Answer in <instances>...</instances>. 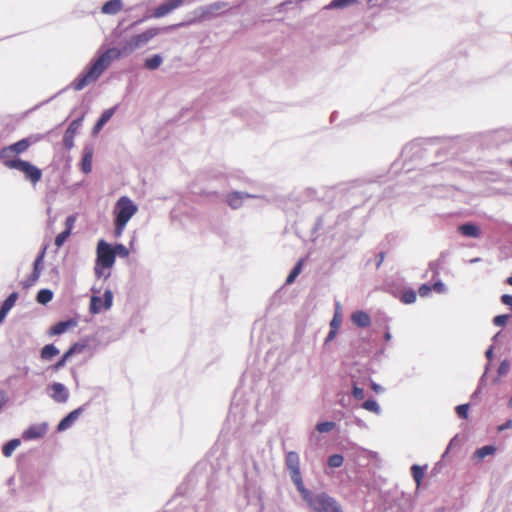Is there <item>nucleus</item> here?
<instances>
[{"label":"nucleus","mask_w":512,"mask_h":512,"mask_svg":"<svg viewBox=\"0 0 512 512\" xmlns=\"http://www.w3.org/2000/svg\"><path fill=\"white\" fill-rule=\"evenodd\" d=\"M337 332L338 331H336V330H331L330 329V331H329V333H328V335H327V337L325 339V343H328V342L332 341L336 337Z\"/></svg>","instance_id":"53"},{"label":"nucleus","mask_w":512,"mask_h":512,"mask_svg":"<svg viewBox=\"0 0 512 512\" xmlns=\"http://www.w3.org/2000/svg\"><path fill=\"white\" fill-rule=\"evenodd\" d=\"M206 20H210L218 16L223 10L228 8V3L223 1H216L211 4L203 6Z\"/></svg>","instance_id":"14"},{"label":"nucleus","mask_w":512,"mask_h":512,"mask_svg":"<svg viewBox=\"0 0 512 512\" xmlns=\"http://www.w3.org/2000/svg\"><path fill=\"white\" fill-rule=\"evenodd\" d=\"M391 333L389 332V330H386V332L384 333V338L386 341H389L391 339Z\"/></svg>","instance_id":"58"},{"label":"nucleus","mask_w":512,"mask_h":512,"mask_svg":"<svg viewBox=\"0 0 512 512\" xmlns=\"http://www.w3.org/2000/svg\"><path fill=\"white\" fill-rule=\"evenodd\" d=\"M254 196L243 192H231L227 195V204L232 209H238L242 206L244 199L253 198Z\"/></svg>","instance_id":"16"},{"label":"nucleus","mask_w":512,"mask_h":512,"mask_svg":"<svg viewBox=\"0 0 512 512\" xmlns=\"http://www.w3.org/2000/svg\"><path fill=\"white\" fill-rule=\"evenodd\" d=\"M507 283H508L509 285H512V276H510V277H508V278H507Z\"/></svg>","instance_id":"60"},{"label":"nucleus","mask_w":512,"mask_h":512,"mask_svg":"<svg viewBox=\"0 0 512 512\" xmlns=\"http://www.w3.org/2000/svg\"><path fill=\"white\" fill-rule=\"evenodd\" d=\"M49 395L56 401V402H66L69 393L65 386H51V390L49 391Z\"/></svg>","instance_id":"20"},{"label":"nucleus","mask_w":512,"mask_h":512,"mask_svg":"<svg viewBox=\"0 0 512 512\" xmlns=\"http://www.w3.org/2000/svg\"><path fill=\"white\" fill-rule=\"evenodd\" d=\"M339 309H340V303L336 302V313H335L333 319L330 322V329L331 330L338 331V329H339V327L341 325L342 319H341L340 315L338 314V310Z\"/></svg>","instance_id":"35"},{"label":"nucleus","mask_w":512,"mask_h":512,"mask_svg":"<svg viewBox=\"0 0 512 512\" xmlns=\"http://www.w3.org/2000/svg\"><path fill=\"white\" fill-rule=\"evenodd\" d=\"M479 261H480V258H474V259H472L470 262H471V263H476V262H479Z\"/></svg>","instance_id":"61"},{"label":"nucleus","mask_w":512,"mask_h":512,"mask_svg":"<svg viewBox=\"0 0 512 512\" xmlns=\"http://www.w3.org/2000/svg\"><path fill=\"white\" fill-rule=\"evenodd\" d=\"M121 7H122L121 0H110L103 5L102 12L105 14L114 15L121 10Z\"/></svg>","instance_id":"24"},{"label":"nucleus","mask_w":512,"mask_h":512,"mask_svg":"<svg viewBox=\"0 0 512 512\" xmlns=\"http://www.w3.org/2000/svg\"><path fill=\"white\" fill-rule=\"evenodd\" d=\"M82 120H83V116L73 120L69 124V126L64 134V137H63V144H64L65 148L71 149L74 146V137H75L77 130L81 126Z\"/></svg>","instance_id":"11"},{"label":"nucleus","mask_w":512,"mask_h":512,"mask_svg":"<svg viewBox=\"0 0 512 512\" xmlns=\"http://www.w3.org/2000/svg\"><path fill=\"white\" fill-rule=\"evenodd\" d=\"M300 495L313 512H344L341 505L324 492L313 494L306 488Z\"/></svg>","instance_id":"2"},{"label":"nucleus","mask_w":512,"mask_h":512,"mask_svg":"<svg viewBox=\"0 0 512 512\" xmlns=\"http://www.w3.org/2000/svg\"><path fill=\"white\" fill-rule=\"evenodd\" d=\"M78 324L76 319L70 318L65 321H60L52 326L49 330V335H61L71 328L76 327Z\"/></svg>","instance_id":"15"},{"label":"nucleus","mask_w":512,"mask_h":512,"mask_svg":"<svg viewBox=\"0 0 512 512\" xmlns=\"http://www.w3.org/2000/svg\"><path fill=\"white\" fill-rule=\"evenodd\" d=\"M53 298V292L49 289H41L36 296V300L40 304H47Z\"/></svg>","instance_id":"30"},{"label":"nucleus","mask_w":512,"mask_h":512,"mask_svg":"<svg viewBox=\"0 0 512 512\" xmlns=\"http://www.w3.org/2000/svg\"><path fill=\"white\" fill-rule=\"evenodd\" d=\"M203 12H204L203 6H200V7L196 8L191 13V15L193 16L191 19H189V20H187L185 22L179 23V24L175 25L174 27L188 26V25H191V24H194V23H199V22H202V21L206 20L205 14L202 15ZM172 27L173 26H171L170 28H172Z\"/></svg>","instance_id":"21"},{"label":"nucleus","mask_w":512,"mask_h":512,"mask_svg":"<svg viewBox=\"0 0 512 512\" xmlns=\"http://www.w3.org/2000/svg\"><path fill=\"white\" fill-rule=\"evenodd\" d=\"M92 156L93 151L92 149L85 148L84 155L81 162V168L84 173H89L92 170Z\"/></svg>","instance_id":"25"},{"label":"nucleus","mask_w":512,"mask_h":512,"mask_svg":"<svg viewBox=\"0 0 512 512\" xmlns=\"http://www.w3.org/2000/svg\"><path fill=\"white\" fill-rule=\"evenodd\" d=\"M3 164L9 169H16L21 171L24 174L25 179L30 181L33 185L37 184L42 178L41 169L20 158L4 161Z\"/></svg>","instance_id":"3"},{"label":"nucleus","mask_w":512,"mask_h":512,"mask_svg":"<svg viewBox=\"0 0 512 512\" xmlns=\"http://www.w3.org/2000/svg\"><path fill=\"white\" fill-rule=\"evenodd\" d=\"M351 321L354 325L365 328L371 324V318L365 311L359 310L355 311L351 315Z\"/></svg>","instance_id":"18"},{"label":"nucleus","mask_w":512,"mask_h":512,"mask_svg":"<svg viewBox=\"0 0 512 512\" xmlns=\"http://www.w3.org/2000/svg\"><path fill=\"white\" fill-rule=\"evenodd\" d=\"M113 251L115 252V256L118 255L121 258H126L129 256V250L126 246L123 244H116L113 247Z\"/></svg>","instance_id":"40"},{"label":"nucleus","mask_w":512,"mask_h":512,"mask_svg":"<svg viewBox=\"0 0 512 512\" xmlns=\"http://www.w3.org/2000/svg\"><path fill=\"white\" fill-rule=\"evenodd\" d=\"M358 0H332L326 9H342L355 4Z\"/></svg>","instance_id":"28"},{"label":"nucleus","mask_w":512,"mask_h":512,"mask_svg":"<svg viewBox=\"0 0 512 512\" xmlns=\"http://www.w3.org/2000/svg\"><path fill=\"white\" fill-rule=\"evenodd\" d=\"M138 208L127 196L120 197L115 204V220L128 223Z\"/></svg>","instance_id":"6"},{"label":"nucleus","mask_w":512,"mask_h":512,"mask_svg":"<svg viewBox=\"0 0 512 512\" xmlns=\"http://www.w3.org/2000/svg\"><path fill=\"white\" fill-rule=\"evenodd\" d=\"M511 427H512V420H508V421H506L504 424L500 425V426L498 427V430H499V431H503V430L508 429V428H511Z\"/></svg>","instance_id":"54"},{"label":"nucleus","mask_w":512,"mask_h":512,"mask_svg":"<svg viewBox=\"0 0 512 512\" xmlns=\"http://www.w3.org/2000/svg\"><path fill=\"white\" fill-rule=\"evenodd\" d=\"M83 349V346L81 345H78V344H74L73 346H71L64 354L63 356L61 357V359L56 363L55 367L57 369L63 367L65 365V363L67 362V360L73 355L75 354L76 352H80L81 350Z\"/></svg>","instance_id":"23"},{"label":"nucleus","mask_w":512,"mask_h":512,"mask_svg":"<svg viewBox=\"0 0 512 512\" xmlns=\"http://www.w3.org/2000/svg\"><path fill=\"white\" fill-rule=\"evenodd\" d=\"M344 463V457L340 454H333L328 458V465L332 468L341 467Z\"/></svg>","instance_id":"34"},{"label":"nucleus","mask_w":512,"mask_h":512,"mask_svg":"<svg viewBox=\"0 0 512 512\" xmlns=\"http://www.w3.org/2000/svg\"><path fill=\"white\" fill-rule=\"evenodd\" d=\"M335 427L334 422H321L316 425V430L320 433H327L333 430Z\"/></svg>","instance_id":"41"},{"label":"nucleus","mask_w":512,"mask_h":512,"mask_svg":"<svg viewBox=\"0 0 512 512\" xmlns=\"http://www.w3.org/2000/svg\"><path fill=\"white\" fill-rule=\"evenodd\" d=\"M114 223H115V236L120 237L122 235L127 223L118 221V220H115Z\"/></svg>","instance_id":"45"},{"label":"nucleus","mask_w":512,"mask_h":512,"mask_svg":"<svg viewBox=\"0 0 512 512\" xmlns=\"http://www.w3.org/2000/svg\"><path fill=\"white\" fill-rule=\"evenodd\" d=\"M105 268L102 267V265H98V263L96 262V265H95V268H94V272H95V275L96 277L98 278H101V277H104V278H107L109 277V273L108 274H104V270Z\"/></svg>","instance_id":"48"},{"label":"nucleus","mask_w":512,"mask_h":512,"mask_svg":"<svg viewBox=\"0 0 512 512\" xmlns=\"http://www.w3.org/2000/svg\"><path fill=\"white\" fill-rule=\"evenodd\" d=\"M184 4V0H167L154 9L150 17L162 18Z\"/></svg>","instance_id":"8"},{"label":"nucleus","mask_w":512,"mask_h":512,"mask_svg":"<svg viewBox=\"0 0 512 512\" xmlns=\"http://www.w3.org/2000/svg\"><path fill=\"white\" fill-rule=\"evenodd\" d=\"M116 111V107H112L109 109H106L100 116V118L97 120L96 124L93 127V134H98L103 126L111 119V117L114 115Z\"/></svg>","instance_id":"19"},{"label":"nucleus","mask_w":512,"mask_h":512,"mask_svg":"<svg viewBox=\"0 0 512 512\" xmlns=\"http://www.w3.org/2000/svg\"><path fill=\"white\" fill-rule=\"evenodd\" d=\"M18 298V293L12 292L2 303V307L6 310L10 311L12 307L15 305V302Z\"/></svg>","instance_id":"38"},{"label":"nucleus","mask_w":512,"mask_h":512,"mask_svg":"<svg viewBox=\"0 0 512 512\" xmlns=\"http://www.w3.org/2000/svg\"><path fill=\"white\" fill-rule=\"evenodd\" d=\"M103 307L102 298L99 296H92L90 300V312L98 314Z\"/></svg>","instance_id":"31"},{"label":"nucleus","mask_w":512,"mask_h":512,"mask_svg":"<svg viewBox=\"0 0 512 512\" xmlns=\"http://www.w3.org/2000/svg\"><path fill=\"white\" fill-rule=\"evenodd\" d=\"M501 302L505 305L512 306V295L504 294L501 296Z\"/></svg>","instance_id":"52"},{"label":"nucleus","mask_w":512,"mask_h":512,"mask_svg":"<svg viewBox=\"0 0 512 512\" xmlns=\"http://www.w3.org/2000/svg\"><path fill=\"white\" fill-rule=\"evenodd\" d=\"M495 451L496 448L494 446L487 445L479 448L475 454L479 459H483L487 455L493 454Z\"/></svg>","instance_id":"37"},{"label":"nucleus","mask_w":512,"mask_h":512,"mask_svg":"<svg viewBox=\"0 0 512 512\" xmlns=\"http://www.w3.org/2000/svg\"><path fill=\"white\" fill-rule=\"evenodd\" d=\"M83 407H79L71 411L66 417H64L58 424L57 430L64 431L72 426V424L79 418L83 412Z\"/></svg>","instance_id":"17"},{"label":"nucleus","mask_w":512,"mask_h":512,"mask_svg":"<svg viewBox=\"0 0 512 512\" xmlns=\"http://www.w3.org/2000/svg\"><path fill=\"white\" fill-rule=\"evenodd\" d=\"M137 49L139 47L133 37H131L122 44L119 50L114 48L106 50L97 59L92 61L86 70L71 83L72 88L76 91L84 89L102 75L114 57L128 56Z\"/></svg>","instance_id":"1"},{"label":"nucleus","mask_w":512,"mask_h":512,"mask_svg":"<svg viewBox=\"0 0 512 512\" xmlns=\"http://www.w3.org/2000/svg\"><path fill=\"white\" fill-rule=\"evenodd\" d=\"M353 395L357 400H362L365 397L364 390L359 386H354Z\"/></svg>","instance_id":"49"},{"label":"nucleus","mask_w":512,"mask_h":512,"mask_svg":"<svg viewBox=\"0 0 512 512\" xmlns=\"http://www.w3.org/2000/svg\"><path fill=\"white\" fill-rule=\"evenodd\" d=\"M45 256V249L36 257L31 275L23 282L24 288L33 286L39 279L42 272V263Z\"/></svg>","instance_id":"10"},{"label":"nucleus","mask_w":512,"mask_h":512,"mask_svg":"<svg viewBox=\"0 0 512 512\" xmlns=\"http://www.w3.org/2000/svg\"><path fill=\"white\" fill-rule=\"evenodd\" d=\"M96 262L104 268H111L115 263V252L113 247L104 240H100L97 244Z\"/></svg>","instance_id":"7"},{"label":"nucleus","mask_w":512,"mask_h":512,"mask_svg":"<svg viewBox=\"0 0 512 512\" xmlns=\"http://www.w3.org/2000/svg\"><path fill=\"white\" fill-rule=\"evenodd\" d=\"M417 295L414 290L409 289L403 292L401 296V301L405 304H412L416 301Z\"/></svg>","instance_id":"36"},{"label":"nucleus","mask_w":512,"mask_h":512,"mask_svg":"<svg viewBox=\"0 0 512 512\" xmlns=\"http://www.w3.org/2000/svg\"><path fill=\"white\" fill-rule=\"evenodd\" d=\"M167 28H149L143 33H140L138 35L132 36L135 42L137 43V46L139 48L146 45L150 40H152L154 37H156L160 32L166 30Z\"/></svg>","instance_id":"13"},{"label":"nucleus","mask_w":512,"mask_h":512,"mask_svg":"<svg viewBox=\"0 0 512 512\" xmlns=\"http://www.w3.org/2000/svg\"><path fill=\"white\" fill-rule=\"evenodd\" d=\"M468 409H469V404L458 405L456 407V413L460 418L466 419L468 417Z\"/></svg>","instance_id":"44"},{"label":"nucleus","mask_w":512,"mask_h":512,"mask_svg":"<svg viewBox=\"0 0 512 512\" xmlns=\"http://www.w3.org/2000/svg\"><path fill=\"white\" fill-rule=\"evenodd\" d=\"M372 388L374 389V391L376 393H379L383 390V387L382 386H378V385H375V386H372Z\"/></svg>","instance_id":"59"},{"label":"nucleus","mask_w":512,"mask_h":512,"mask_svg":"<svg viewBox=\"0 0 512 512\" xmlns=\"http://www.w3.org/2000/svg\"><path fill=\"white\" fill-rule=\"evenodd\" d=\"M8 313H9L8 310L3 308L2 306L0 307V323H2L4 321V319L6 318Z\"/></svg>","instance_id":"55"},{"label":"nucleus","mask_w":512,"mask_h":512,"mask_svg":"<svg viewBox=\"0 0 512 512\" xmlns=\"http://www.w3.org/2000/svg\"><path fill=\"white\" fill-rule=\"evenodd\" d=\"M509 406H511V407H512V397H511V398H510V400H509Z\"/></svg>","instance_id":"62"},{"label":"nucleus","mask_w":512,"mask_h":512,"mask_svg":"<svg viewBox=\"0 0 512 512\" xmlns=\"http://www.w3.org/2000/svg\"><path fill=\"white\" fill-rule=\"evenodd\" d=\"M69 235H70V229H66V230L62 231L61 233H59L55 238V245L57 247H61Z\"/></svg>","instance_id":"43"},{"label":"nucleus","mask_w":512,"mask_h":512,"mask_svg":"<svg viewBox=\"0 0 512 512\" xmlns=\"http://www.w3.org/2000/svg\"><path fill=\"white\" fill-rule=\"evenodd\" d=\"M432 287L428 284H423L419 287L418 293L421 297H427L431 292Z\"/></svg>","instance_id":"47"},{"label":"nucleus","mask_w":512,"mask_h":512,"mask_svg":"<svg viewBox=\"0 0 512 512\" xmlns=\"http://www.w3.org/2000/svg\"><path fill=\"white\" fill-rule=\"evenodd\" d=\"M46 432H47V425L46 424H44V423H42V424H34V425L29 426L22 433V438L24 440H26V441L40 439V438L44 437Z\"/></svg>","instance_id":"12"},{"label":"nucleus","mask_w":512,"mask_h":512,"mask_svg":"<svg viewBox=\"0 0 512 512\" xmlns=\"http://www.w3.org/2000/svg\"><path fill=\"white\" fill-rule=\"evenodd\" d=\"M38 141V137H27L23 138L11 145H8L0 150V158L4 161L14 160L17 155L22 154L28 150V148L35 142Z\"/></svg>","instance_id":"4"},{"label":"nucleus","mask_w":512,"mask_h":512,"mask_svg":"<svg viewBox=\"0 0 512 512\" xmlns=\"http://www.w3.org/2000/svg\"><path fill=\"white\" fill-rule=\"evenodd\" d=\"M163 62V58L159 54H155L145 60V67L149 70L157 69Z\"/></svg>","instance_id":"29"},{"label":"nucleus","mask_w":512,"mask_h":512,"mask_svg":"<svg viewBox=\"0 0 512 512\" xmlns=\"http://www.w3.org/2000/svg\"><path fill=\"white\" fill-rule=\"evenodd\" d=\"M302 270V260L298 261L297 264L294 266V268L291 270L289 275L286 278V284L290 285L292 284L296 277L301 273Z\"/></svg>","instance_id":"33"},{"label":"nucleus","mask_w":512,"mask_h":512,"mask_svg":"<svg viewBox=\"0 0 512 512\" xmlns=\"http://www.w3.org/2000/svg\"><path fill=\"white\" fill-rule=\"evenodd\" d=\"M411 473L417 487H419L424 478V469L421 466L413 465L411 468Z\"/></svg>","instance_id":"32"},{"label":"nucleus","mask_w":512,"mask_h":512,"mask_svg":"<svg viewBox=\"0 0 512 512\" xmlns=\"http://www.w3.org/2000/svg\"><path fill=\"white\" fill-rule=\"evenodd\" d=\"M458 229L459 232L466 237L478 238L480 236L479 227L473 223L462 224Z\"/></svg>","instance_id":"22"},{"label":"nucleus","mask_w":512,"mask_h":512,"mask_svg":"<svg viewBox=\"0 0 512 512\" xmlns=\"http://www.w3.org/2000/svg\"><path fill=\"white\" fill-rule=\"evenodd\" d=\"M285 465L290 472L291 480L296 486L297 491L300 493L306 489L300 471L299 455L294 451L287 452L285 456Z\"/></svg>","instance_id":"5"},{"label":"nucleus","mask_w":512,"mask_h":512,"mask_svg":"<svg viewBox=\"0 0 512 512\" xmlns=\"http://www.w3.org/2000/svg\"><path fill=\"white\" fill-rule=\"evenodd\" d=\"M509 370V363L504 361L500 364L499 368H498V373L500 375H503V374H506Z\"/></svg>","instance_id":"51"},{"label":"nucleus","mask_w":512,"mask_h":512,"mask_svg":"<svg viewBox=\"0 0 512 512\" xmlns=\"http://www.w3.org/2000/svg\"><path fill=\"white\" fill-rule=\"evenodd\" d=\"M59 354V349L53 345V344H48V345H45L41 351V358L43 360H51L53 357H55L56 355Z\"/></svg>","instance_id":"26"},{"label":"nucleus","mask_w":512,"mask_h":512,"mask_svg":"<svg viewBox=\"0 0 512 512\" xmlns=\"http://www.w3.org/2000/svg\"><path fill=\"white\" fill-rule=\"evenodd\" d=\"M485 354H486V357L490 359V358L492 357V354H493V348H492V347H490V348L486 351V353H485Z\"/></svg>","instance_id":"57"},{"label":"nucleus","mask_w":512,"mask_h":512,"mask_svg":"<svg viewBox=\"0 0 512 512\" xmlns=\"http://www.w3.org/2000/svg\"><path fill=\"white\" fill-rule=\"evenodd\" d=\"M422 156V147L417 142H411L408 143L401 152V158L404 160V166L407 167V170L409 171L411 169L410 166L407 165V161H411L412 159L416 157Z\"/></svg>","instance_id":"9"},{"label":"nucleus","mask_w":512,"mask_h":512,"mask_svg":"<svg viewBox=\"0 0 512 512\" xmlns=\"http://www.w3.org/2000/svg\"><path fill=\"white\" fill-rule=\"evenodd\" d=\"M21 442L19 439H12L8 441L3 447H2V453L5 457L12 456L13 452L20 446Z\"/></svg>","instance_id":"27"},{"label":"nucleus","mask_w":512,"mask_h":512,"mask_svg":"<svg viewBox=\"0 0 512 512\" xmlns=\"http://www.w3.org/2000/svg\"><path fill=\"white\" fill-rule=\"evenodd\" d=\"M362 407L365 409V410H368L370 412H373V413H379L380 411V408H379V405L377 404L376 401L374 400H366L363 404H362Z\"/></svg>","instance_id":"39"},{"label":"nucleus","mask_w":512,"mask_h":512,"mask_svg":"<svg viewBox=\"0 0 512 512\" xmlns=\"http://www.w3.org/2000/svg\"><path fill=\"white\" fill-rule=\"evenodd\" d=\"M383 259H384V254L380 253L379 254V258H378V262H377V267H379L381 265V263L383 262Z\"/></svg>","instance_id":"56"},{"label":"nucleus","mask_w":512,"mask_h":512,"mask_svg":"<svg viewBox=\"0 0 512 512\" xmlns=\"http://www.w3.org/2000/svg\"><path fill=\"white\" fill-rule=\"evenodd\" d=\"M432 288L437 292V293H444L446 291V286L445 284L442 282V281H437L433 284Z\"/></svg>","instance_id":"50"},{"label":"nucleus","mask_w":512,"mask_h":512,"mask_svg":"<svg viewBox=\"0 0 512 512\" xmlns=\"http://www.w3.org/2000/svg\"><path fill=\"white\" fill-rule=\"evenodd\" d=\"M103 307L104 309H110L113 303V294L110 290H106L103 294Z\"/></svg>","instance_id":"42"},{"label":"nucleus","mask_w":512,"mask_h":512,"mask_svg":"<svg viewBox=\"0 0 512 512\" xmlns=\"http://www.w3.org/2000/svg\"><path fill=\"white\" fill-rule=\"evenodd\" d=\"M509 316L508 315H498L494 317L493 323L496 326H504L508 321Z\"/></svg>","instance_id":"46"}]
</instances>
